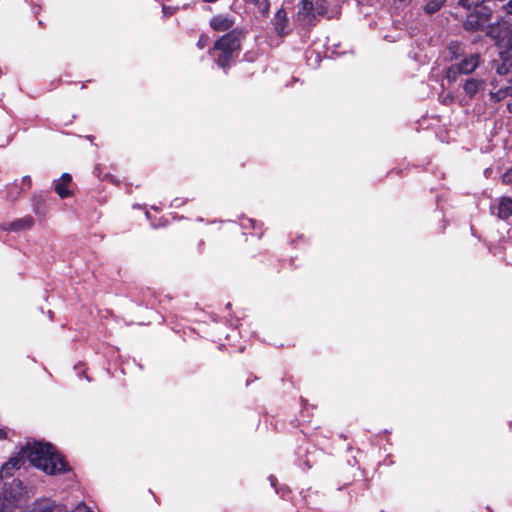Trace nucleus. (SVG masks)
Instances as JSON below:
<instances>
[{
	"label": "nucleus",
	"mask_w": 512,
	"mask_h": 512,
	"mask_svg": "<svg viewBox=\"0 0 512 512\" xmlns=\"http://www.w3.org/2000/svg\"><path fill=\"white\" fill-rule=\"evenodd\" d=\"M28 460L34 467L48 475L66 474L72 470L66 457L52 444L40 441L27 443L17 456L10 458L0 469V478H10Z\"/></svg>",
	"instance_id": "obj_1"
},
{
	"label": "nucleus",
	"mask_w": 512,
	"mask_h": 512,
	"mask_svg": "<svg viewBox=\"0 0 512 512\" xmlns=\"http://www.w3.org/2000/svg\"><path fill=\"white\" fill-rule=\"evenodd\" d=\"M242 37L243 29L236 27L220 36L209 50V54L225 74H228L234 58H236L241 51Z\"/></svg>",
	"instance_id": "obj_2"
},
{
	"label": "nucleus",
	"mask_w": 512,
	"mask_h": 512,
	"mask_svg": "<svg viewBox=\"0 0 512 512\" xmlns=\"http://www.w3.org/2000/svg\"><path fill=\"white\" fill-rule=\"evenodd\" d=\"M481 56L478 53H471L459 59L455 64L450 65L445 71V78L449 83L457 81L459 75L472 74L480 65Z\"/></svg>",
	"instance_id": "obj_3"
},
{
	"label": "nucleus",
	"mask_w": 512,
	"mask_h": 512,
	"mask_svg": "<svg viewBox=\"0 0 512 512\" xmlns=\"http://www.w3.org/2000/svg\"><path fill=\"white\" fill-rule=\"evenodd\" d=\"M491 18V9L488 7H479V9H474L466 16L463 27L469 32L484 31L485 27H487V23L491 21Z\"/></svg>",
	"instance_id": "obj_4"
},
{
	"label": "nucleus",
	"mask_w": 512,
	"mask_h": 512,
	"mask_svg": "<svg viewBox=\"0 0 512 512\" xmlns=\"http://www.w3.org/2000/svg\"><path fill=\"white\" fill-rule=\"evenodd\" d=\"M296 21L303 27L315 26L318 18L316 17L315 7L312 0H300L297 4Z\"/></svg>",
	"instance_id": "obj_5"
},
{
	"label": "nucleus",
	"mask_w": 512,
	"mask_h": 512,
	"mask_svg": "<svg viewBox=\"0 0 512 512\" xmlns=\"http://www.w3.org/2000/svg\"><path fill=\"white\" fill-rule=\"evenodd\" d=\"M235 19L228 14H218L210 19L209 25L216 32H229L233 30Z\"/></svg>",
	"instance_id": "obj_6"
},
{
	"label": "nucleus",
	"mask_w": 512,
	"mask_h": 512,
	"mask_svg": "<svg viewBox=\"0 0 512 512\" xmlns=\"http://www.w3.org/2000/svg\"><path fill=\"white\" fill-rule=\"evenodd\" d=\"M272 25L278 36L283 37L289 34V30H287L289 19L284 8H280L276 11L272 19Z\"/></svg>",
	"instance_id": "obj_7"
},
{
	"label": "nucleus",
	"mask_w": 512,
	"mask_h": 512,
	"mask_svg": "<svg viewBox=\"0 0 512 512\" xmlns=\"http://www.w3.org/2000/svg\"><path fill=\"white\" fill-rule=\"evenodd\" d=\"M486 83L483 79L469 77L465 79L462 87L465 95L469 99H473L480 91H484Z\"/></svg>",
	"instance_id": "obj_8"
},
{
	"label": "nucleus",
	"mask_w": 512,
	"mask_h": 512,
	"mask_svg": "<svg viewBox=\"0 0 512 512\" xmlns=\"http://www.w3.org/2000/svg\"><path fill=\"white\" fill-rule=\"evenodd\" d=\"M492 213L501 220H507L512 216V198L503 196L498 199L496 207H492Z\"/></svg>",
	"instance_id": "obj_9"
},
{
	"label": "nucleus",
	"mask_w": 512,
	"mask_h": 512,
	"mask_svg": "<svg viewBox=\"0 0 512 512\" xmlns=\"http://www.w3.org/2000/svg\"><path fill=\"white\" fill-rule=\"evenodd\" d=\"M72 182V176L69 173H63L58 181L54 183V191L61 199L71 197L72 191L68 186Z\"/></svg>",
	"instance_id": "obj_10"
},
{
	"label": "nucleus",
	"mask_w": 512,
	"mask_h": 512,
	"mask_svg": "<svg viewBox=\"0 0 512 512\" xmlns=\"http://www.w3.org/2000/svg\"><path fill=\"white\" fill-rule=\"evenodd\" d=\"M497 74L501 76L512 74V53L507 51L501 53V63L496 67Z\"/></svg>",
	"instance_id": "obj_11"
},
{
	"label": "nucleus",
	"mask_w": 512,
	"mask_h": 512,
	"mask_svg": "<svg viewBox=\"0 0 512 512\" xmlns=\"http://www.w3.org/2000/svg\"><path fill=\"white\" fill-rule=\"evenodd\" d=\"M448 56L450 61H458L465 54V48L460 41H451L447 46Z\"/></svg>",
	"instance_id": "obj_12"
},
{
	"label": "nucleus",
	"mask_w": 512,
	"mask_h": 512,
	"mask_svg": "<svg viewBox=\"0 0 512 512\" xmlns=\"http://www.w3.org/2000/svg\"><path fill=\"white\" fill-rule=\"evenodd\" d=\"M34 225V219L32 216H25L23 218L17 219L9 224L7 230H11L14 232H19L23 230H28Z\"/></svg>",
	"instance_id": "obj_13"
},
{
	"label": "nucleus",
	"mask_w": 512,
	"mask_h": 512,
	"mask_svg": "<svg viewBox=\"0 0 512 512\" xmlns=\"http://www.w3.org/2000/svg\"><path fill=\"white\" fill-rule=\"evenodd\" d=\"M506 97H512V91H510L509 85L495 92H490V99L495 103L504 100Z\"/></svg>",
	"instance_id": "obj_14"
},
{
	"label": "nucleus",
	"mask_w": 512,
	"mask_h": 512,
	"mask_svg": "<svg viewBox=\"0 0 512 512\" xmlns=\"http://www.w3.org/2000/svg\"><path fill=\"white\" fill-rule=\"evenodd\" d=\"M484 32L487 36L491 37L492 39H500L501 33H500V23H487V27H485Z\"/></svg>",
	"instance_id": "obj_15"
},
{
	"label": "nucleus",
	"mask_w": 512,
	"mask_h": 512,
	"mask_svg": "<svg viewBox=\"0 0 512 512\" xmlns=\"http://www.w3.org/2000/svg\"><path fill=\"white\" fill-rule=\"evenodd\" d=\"M445 0H430L426 5H425V12L427 14H434L436 13L437 11H439L441 9V7L443 6Z\"/></svg>",
	"instance_id": "obj_16"
},
{
	"label": "nucleus",
	"mask_w": 512,
	"mask_h": 512,
	"mask_svg": "<svg viewBox=\"0 0 512 512\" xmlns=\"http://www.w3.org/2000/svg\"><path fill=\"white\" fill-rule=\"evenodd\" d=\"M314 7L317 18L318 16H324L328 11L324 0H318L316 3H314Z\"/></svg>",
	"instance_id": "obj_17"
},
{
	"label": "nucleus",
	"mask_w": 512,
	"mask_h": 512,
	"mask_svg": "<svg viewBox=\"0 0 512 512\" xmlns=\"http://www.w3.org/2000/svg\"><path fill=\"white\" fill-rule=\"evenodd\" d=\"M458 5L466 9H470L472 7H474V9H479V7H482L479 0H459Z\"/></svg>",
	"instance_id": "obj_18"
},
{
	"label": "nucleus",
	"mask_w": 512,
	"mask_h": 512,
	"mask_svg": "<svg viewBox=\"0 0 512 512\" xmlns=\"http://www.w3.org/2000/svg\"><path fill=\"white\" fill-rule=\"evenodd\" d=\"M259 8V12L263 17L269 16L270 11V0H260V4L257 5Z\"/></svg>",
	"instance_id": "obj_19"
},
{
	"label": "nucleus",
	"mask_w": 512,
	"mask_h": 512,
	"mask_svg": "<svg viewBox=\"0 0 512 512\" xmlns=\"http://www.w3.org/2000/svg\"><path fill=\"white\" fill-rule=\"evenodd\" d=\"M209 41V37L206 34H201L197 41V46L199 49H204Z\"/></svg>",
	"instance_id": "obj_20"
},
{
	"label": "nucleus",
	"mask_w": 512,
	"mask_h": 512,
	"mask_svg": "<svg viewBox=\"0 0 512 512\" xmlns=\"http://www.w3.org/2000/svg\"><path fill=\"white\" fill-rule=\"evenodd\" d=\"M502 182L505 184L512 183V170H508L502 175Z\"/></svg>",
	"instance_id": "obj_21"
},
{
	"label": "nucleus",
	"mask_w": 512,
	"mask_h": 512,
	"mask_svg": "<svg viewBox=\"0 0 512 512\" xmlns=\"http://www.w3.org/2000/svg\"><path fill=\"white\" fill-rule=\"evenodd\" d=\"M75 512H92V510L85 503H81L76 507Z\"/></svg>",
	"instance_id": "obj_22"
},
{
	"label": "nucleus",
	"mask_w": 512,
	"mask_h": 512,
	"mask_svg": "<svg viewBox=\"0 0 512 512\" xmlns=\"http://www.w3.org/2000/svg\"><path fill=\"white\" fill-rule=\"evenodd\" d=\"M0 512H13V508L9 503L2 502L0 505Z\"/></svg>",
	"instance_id": "obj_23"
},
{
	"label": "nucleus",
	"mask_w": 512,
	"mask_h": 512,
	"mask_svg": "<svg viewBox=\"0 0 512 512\" xmlns=\"http://www.w3.org/2000/svg\"><path fill=\"white\" fill-rule=\"evenodd\" d=\"M22 185H23L24 187H26L27 189H29V188L31 187V185H32V180H31L30 176H24V177L22 178Z\"/></svg>",
	"instance_id": "obj_24"
},
{
	"label": "nucleus",
	"mask_w": 512,
	"mask_h": 512,
	"mask_svg": "<svg viewBox=\"0 0 512 512\" xmlns=\"http://www.w3.org/2000/svg\"><path fill=\"white\" fill-rule=\"evenodd\" d=\"M504 9L508 14H512V0L508 1V3L504 6Z\"/></svg>",
	"instance_id": "obj_25"
},
{
	"label": "nucleus",
	"mask_w": 512,
	"mask_h": 512,
	"mask_svg": "<svg viewBox=\"0 0 512 512\" xmlns=\"http://www.w3.org/2000/svg\"><path fill=\"white\" fill-rule=\"evenodd\" d=\"M244 2L246 4H251V5H258V4H260V0H244Z\"/></svg>",
	"instance_id": "obj_26"
},
{
	"label": "nucleus",
	"mask_w": 512,
	"mask_h": 512,
	"mask_svg": "<svg viewBox=\"0 0 512 512\" xmlns=\"http://www.w3.org/2000/svg\"><path fill=\"white\" fill-rule=\"evenodd\" d=\"M453 101V97L450 95H446V97L443 99V104H448Z\"/></svg>",
	"instance_id": "obj_27"
},
{
	"label": "nucleus",
	"mask_w": 512,
	"mask_h": 512,
	"mask_svg": "<svg viewBox=\"0 0 512 512\" xmlns=\"http://www.w3.org/2000/svg\"><path fill=\"white\" fill-rule=\"evenodd\" d=\"M6 438V432L3 429H0V439Z\"/></svg>",
	"instance_id": "obj_28"
},
{
	"label": "nucleus",
	"mask_w": 512,
	"mask_h": 512,
	"mask_svg": "<svg viewBox=\"0 0 512 512\" xmlns=\"http://www.w3.org/2000/svg\"><path fill=\"white\" fill-rule=\"evenodd\" d=\"M203 2H206V3H215L217 2L218 0H202Z\"/></svg>",
	"instance_id": "obj_29"
},
{
	"label": "nucleus",
	"mask_w": 512,
	"mask_h": 512,
	"mask_svg": "<svg viewBox=\"0 0 512 512\" xmlns=\"http://www.w3.org/2000/svg\"><path fill=\"white\" fill-rule=\"evenodd\" d=\"M306 465H307L308 468L312 467V465H310L308 461H306Z\"/></svg>",
	"instance_id": "obj_30"
},
{
	"label": "nucleus",
	"mask_w": 512,
	"mask_h": 512,
	"mask_svg": "<svg viewBox=\"0 0 512 512\" xmlns=\"http://www.w3.org/2000/svg\"><path fill=\"white\" fill-rule=\"evenodd\" d=\"M490 84H491L492 86H495V80H492V81L490 82Z\"/></svg>",
	"instance_id": "obj_31"
}]
</instances>
